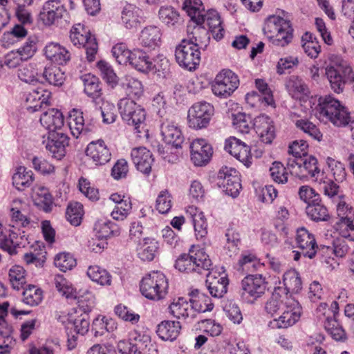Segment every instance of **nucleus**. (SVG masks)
Returning <instances> with one entry per match:
<instances>
[{"label":"nucleus","instance_id":"nucleus-23","mask_svg":"<svg viewBox=\"0 0 354 354\" xmlns=\"http://www.w3.org/2000/svg\"><path fill=\"white\" fill-rule=\"evenodd\" d=\"M162 32L160 27L149 25L143 28L138 37L139 44L149 50H155L162 44Z\"/></svg>","mask_w":354,"mask_h":354},{"label":"nucleus","instance_id":"nucleus-33","mask_svg":"<svg viewBox=\"0 0 354 354\" xmlns=\"http://www.w3.org/2000/svg\"><path fill=\"white\" fill-rule=\"evenodd\" d=\"M186 213L192 219L196 239H203L207 234V223L204 213L194 205L188 206Z\"/></svg>","mask_w":354,"mask_h":354},{"label":"nucleus","instance_id":"nucleus-36","mask_svg":"<svg viewBox=\"0 0 354 354\" xmlns=\"http://www.w3.org/2000/svg\"><path fill=\"white\" fill-rule=\"evenodd\" d=\"M41 124L49 133L58 132L64 124V119L62 113L56 109H50L44 112L40 117Z\"/></svg>","mask_w":354,"mask_h":354},{"label":"nucleus","instance_id":"nucleus-51","mask_svg":"<svg viewBox=\"0 0 354 354\" xmlns=\"http://www.w3.org/2000/svg\"><path fill=\"white\" fill-rule=\"evenodd\" d=\"M129 98L139 99L143 94L144 88L141 82L131 76H126L124 81L122 82Z\"/></svg>","mask_w":354,"mask_h":354},{"label":"nucleus","instance_id":"nucleus-39","mask_svg":"<svg viewBox=\"0 0 354 354\" xmlns=\"http://www.w3.org/2000/svg\"><path fill=\"white\" fill-rule=\"evenodd\" d=\"M68 125L74 138H79L82 133L91 131L85 124L83 113L80 110L73 109L69 112Z\"/></svg>","mask_w":354,"mask_h":354},{"label":"nucleus","instance_id":"nucleus-30","mask_svg":"<svg viewBox=\"0 0 354 354\" xmlns=\"http://www.w3.org/2000/svg\"><path fill=\"white\" fill-rule=\"evenodd\" d=\"M31 198L33 204L40 210L49 213L53 210V198L48 188L36 185L32 189Z\"/></svg>","mask_w":354,"mask_h":354},{"label":"nucleus","instance_id":"nucleus-42","mask_svg":"<svg viewBox=\"0 0 354 354\" xmlns=\"http://www.w3.org/2000/svg\"><path fill=\"white\" fill-rule=\"evenodd\" d=\"M94 230L96 236L106 239L111 236H118L120 234L119 226L110 220L100 219L95 223Z\"/></svg>","mask_w":354,"mask_h":354},{"label":"nucleus","instance_id":"nucleus-43","mask_svg":"<svg viewBox=\"0 0 354 354\" xmlns=\"http://www.w3.org/2000/svg\"><path fill=\"white\" fill-rule=\"evenodd\" d=\"M34 181L33 172L24 166L17 167L12 175V185L18 190L30 187Z\"/></svg>","mask_w":354,"mask_h":354},{"label":"nucleus","instance_id":"nucleus-2","mask_svg":"<svg viewBox=\"0 0 354 354\" xmlns=\"http://www.w3.org/2000/svg\"><path fill=\"white\" fill-rule=\"evenodd\" d=\"M84 300L87 301L86 308L83 310L81 308H72L71 310L62 311L59 313L57 320L63 324L68 334L69 344L72 348L75 346L77 339V335H82L87 333L90 326L89 316L87 313L95 306V298L94 295L87 292Z\"/></svg>","mask_w":354,"mask_h":354},{"label":"nucleus","instance_id":"nucleus-52","mask_svg":"<svg viewBox=\"0 0 354 354\" xmlns=\"http://www.w3.org/2000/svg\"><path fill=\"white\" fill-rule=\"evenodd\" d=\"M84 85V93L90 97L97 98L101 95L100 82L99 78L91 73L82 77Z\"/></svg>","mask_w":354,"mask_h":354},{"label":"nucleus","instance_id":"nucleus-40","mask_svg":"<svg viewBox=\"0 0 354 354\" xmlns=\"http://www.w3.org/2000/svg\"><path fill=\"white\" fill-rule=\"evenodd\" d=\"M205 22L213 37L217 41L221 40L225 33L222 21L218 12L215 10H209L204 14Z\"/></svg>","mask_w":354,"mask_h":354},{"label":"nucleus","instance_id":"nucleus-7","mask_svg":"<svg viewBox=\"0 0 354 354\" xmlns=\"http://www.w3.org/2000/svg\"><path fill=\"white\" fill-rule=\"evenodd\" d=\"M212 265V260L204 248L192 245L187 254H183L176 259L175 268L181 272L201 274L209 270Z\"/></svg>","mask_w":354,"mask_h":354},{"label":"nucleus","instance_id":"nucleus-47","mask_svg":"<svg viewBox=\"0 0 354 354\" xmlns=\"http://www.w3.org/2000/svg\"><path fill=\"white\" fill-rule=\"evenodd\" d=\"M129 64L136 70L143 73L151 72L154 68L152 64V59L145 52L140 49L133 50V55H131Z\"/></svg>","mask_w":354,"mask_h":354},{"label":"nucleus","instance_id":"nucleus-4","mask_svg":"<svg viewBox=\"0 0 354 354\" xmlns=\"http://www.w3.org/2000/svg\"><path fill=\"white\" fill-rule=\"evenodd\" d=\"M325 75L329 82L331 90L342 93L347 82H354V71L348 61L342 56L330 55L328 63L325 67Z\"/></svg>","mask_w":354,"mask_h":354},{"label":"nucleus","instance_id":"nucleus-31","mask_svg":"<svg viewBox=\"0 0 354 354\" xmlns=\"http://www.w3.org/2000/svg\"><path fill=\"white\" fill-rule=\"evenodd\" d=\"M44 55L46 59L52 63L64 65L71 59L70 52L57 42H49L44 48Z\"/></svg>","mask_w":354,"mask_h":354},{"label":"nucleus","instance_id":"nucleus-28","mask_svg":"<svg viewBox=\"0 0 354 354\" xmlns=\"http://www.w3.org/2000/svg\"><path fill=\"white\" fill-rule=\"evenodd\" d=\"M68 145V136L60 132L48 133L46 149L53 157L60 160L66 154V146Z\"/></svg>","mask_w":354,"mask_h":354},{"label":"nucleus","instance_id":"nucleus-41","mask_svg":"<svg viewBox=\"0 0 354 354\" xmlns=\"http://www.w3.org/2000/svg\"><path fill=\"white\" fill-rule=\"evenodd\" d=\"M169 308L171 314L178 319L195 317L190 301L184 297L174 299Z\"/></svg>","mask_w":354,"mask_h":354},{"label":"nucleus","instance_id":"nucleus-32","mask_svg":"<svg viewBox=\"0 0 354 354\" xmlns=\"http://www.w3.org/2000/svg\"><path fill=\"white\" fill-rule=\"evenodd\" d=\"M159 242L150 237L144 238L136 248L138 257L142 261H151L159 254Z\"/></svg>","mask_w":354,"mask_h":354},{"label":"nucleus","instance_id":"nucleus-35","mask_svg":"<svg viewBox=\"0 0 354 354\" xmlns=\"http://www.w3.org/2000/svg\"><path fill=\"white\" fill-rule=\"evenodd\" d=\"M142 11L133 4H127L122 11L121 20L129 30L136 29L143 21Z\"/></svg>","mask_w":354,"mask_h":354},{"label":"nucleus","instance_id":"nucleus-48","mask_svg":"<svg viewBox=\"0 0 354 354\" xmlns=\"http://www.w3.org/2000/svg\"><path fill=\"white\" fill-rule=\"evenodd\" d=\"M118 327L116 321L111 317L98 315L92 323V330L95 337L102 336L107 333H113Z\"/></svg>","mask_w":354,"mask_h":354},{"label":"nucleus","instance_id":"nucleus-16","mask_svg":"<svg viewBox=\"0 0 354 354\" xmlns=\"http://www.w3.org/2000/svg\"><path fill=\"white\" fill-rule=\"evenodd\" d=\"M67 16V10L61 0L46 1L39 15L40 21L47 26L59 25Z\"/></svg>","mask_w":354,"mask_h":354},{"label":"nucleus","instance_id":"nucleus-55","mask_svg":"<svg viewBox=\"0 0 354 354\" xmlns=\"http://www.w3.org/2000/svg\"><path fill=\"white\" fill-rule=\"evenodd\" d=\"M306 213L314 221H328L330 218L328 209L321 203L320 199L308 205Z\"/></svg>","mask_w":354,"mask_h":354},{"label":"nucleus","instance_id":"nucleus-14","mask_svg":"<svg viewBox=\"0 0 354 354\" xmlns=\"http://www.w3.org/2000/svg\"><path fill=\"white\" fill-rule=\"evenodd\" d=\"M267 282L261 274H249L241 281V297L249 304L254 302L266 292Z\"/></svg>","mask_w":354,"mask_h":354},{"label":"nucleus","instance_id":"nucleus-12","mask_svg":"<svg viewBox=\"0 0 354 354\" xmlns=\"http://www.w3.org/2000/svg\"><path fill=\"white\" fill-rule=\"evenodd\" d=\"M288 169L296 178L301 180L310 178L314 181L317 180V176L322 173L317 166V160L312 156L289 159Z\"/></svg>","mask_w":354,"mask_h":354},{"label":"nucleus","instance_id":"nucleus-8","mask_svg":"<svg viewBox=\"0 0 354 354\" xmlns=\"http://www.w3.org/2000/svg\"><path fill=\"white\" fill-rule=\"evenodd\" d=\"M155 347L149 335L137 330L130 333L129 341L122 339L117 343L120 354H157Z\"/></svg>","mask_w":354,"mask_h":354},{"label":"nucleus","instance_id":"nucleus-56","mask_svg":"<svg viewBox=\"0 0 354 354\" xmlns=\"http://www.w3.org/2000/svg\"><path fill=\"white\" fill-rule=\"evenodd\" d=\"M335 229L340 236L354 242V217L338 220Z\"/></svg>","mask_w":354,"mask_h":354},{"label":"nucleus","instance_id":"nucleus-44","mask_svg":"<svg viewBox=\"0 0 354 354\" xmlns=\"http://www.w3.org/2000/svg\"><path fill=\"white\" fill-rule=\"evenodd\" d=\"M190 304L194 310V313L211 311L214 308L211 299L205 294L198 290H193L190 294Z\"/></svg>","mask_w":354,"mask_h":354},{"label":"nucleus","instance_id":"nucleus-6","mask_svg":"<svg viewBox=\"0 0 354 354\" xmlns=\"http://www.w3.org/2000/svg\"><path fill=\"white\" fill-rule=\"evenodd\" d=\"M194 30L190 40L183 39L175 50V57L178 65L189 71L196 70L201 62V51L197 44L198 39L196 35L201 31L206 32L201 27H194Z\"/></svg>","mask_w":354,"mask_h":354},{"label":"nucleus","instance_id":"nucleus-45","mask_svg":"<svg viewBox=\"0 0 354 354\" xmlns=\"http://www.w3.org/2000/svg\"><path fill=\"white\" fill-rule=\"evenodd\" d=\"M183 9L190 17L192 21L196 24V27L203 24L205 9L201 0H185Z\"/></svg>","mask_w":354,"mask_h":354},{"label":"nucleus","instance_id":"nucleus-57","mask_svg":"<svg viewBox=\"0 0 354 354\" xmlns=\"http://www.w3.org/2000/svg\"><path fill=\"white\" fill-rule=\"evenodd\" d=\"M41 76L42 80H45L54 86H61L65 80L64 73L59 68L53 66L45 68Z\"/></svg>","mask_w":354,"mask_h":354},{"label":"nucleus","instance_id":"nucleus-61","mask_svg":"<svg viewBox=\"0 0 354 354\" xmlns=\"http://www.w3.org/2000/svg\"><path fill=\"white\" fill-rule=\"evenodd\" d=\"M302 48L304 52L311 58H316L321 51L318 41L312 34L306 32L302 37Z\"/></svg>","mask_w":354,"mask_h":354},{"label":"nucleus","instance_id":"nucleus-53","mask_svg":"<svg viewBox=\"0 0 354 354\" xmlns=\"http://www.w3.org/2000/svg\"><path fill=\"white\" fill-rule=\"evenodd\" d=\"M263 265L254 254L248 251L243 252L239 260L240 268L247 272L257 270Z\"/></svg>","mask_w":354,"mask_h":354},{"label":"nucleus","instance_id":"nucleus-37","mask_svg":"<svg viewBox=\"0 0 354 354\" xmlns=\"http://www.w3.org/2000/svg\"><path fill=\"white\" fill-rule=\"evenodd\" d=\"M161 134L165 142L176 148L180 147L184 141L180 128L173 122H165L162 124Z\"/></svg>","mask_w":354,"mask_h":354},{"label":"nucleus","instance_id":"nucleus-63","mask_svg":"<svg viewBox=\"0 0 354 354\" xmlns=\"http://www.w3.org/2000/svg\"><path fill=\"white\" fill-rule=\"evenodd\" d=\"M43 299V292L39 287L28 285L23 292V301L30 306L38 305Z\"/></svg>","mask_w":354,"mask_h":354},{"label":"nucleus","instance_id":"nucleus-46","mask_svg":"<svg viewBox=\"0 0 354 354\" xmlns=\"http://www.w3.org/2000/svg\"><path fill=\"white\" fill-rule=\"evenodd\" d=\"M180 329L179 322L163 321L158 325L156 333L162 339L173 341L178 336Z\"/></svg>","mask_w":354,"mask_h":354},{"label":"nucleus","instance_id":"nucleus-17","mask_svg":"<svg viewBox=\"0 0 354 354\" xmlns=\"http://www.w3.org/2000/svg\"><path fill=\"white\" fill-rule=\"evenodd\" d=\"M218 185L227 195L236 197L241 189L239 171L233 167H222L218 173Z\"/></svg>","mask_w":354,"mask_h":354},{"label":"nucleus","instance_id":"nucleus-18","mask_svg":"<svg viewBox=\"0 0 354 354\" xmlns=\"http://www.w3.org/2000/svg\"><path fill=\"white\" fill-rule=\"evenodd\" d=\"M229 281L223 267L212 269L207 275L206 284L214 297H222L226 292Z\"/></svg>","mask_w":354,"mask_h":354},{"label":"nucleus","instance_id":"nucleus-3","mask_svg":"<svg viewBox=\"0 0 354 354\" xmlns=\"http://www.w3.org/2000/svg\"><path fill=\"white\" fill-rule=\"evenodd\" d=\"M317 102L313 110L319 120L330 122L337 127H344L351 122V117L348 108L333 95L321 96Z\"/></svg>","mask_w":354,"mask_h":354},{"label":"nucleus","instance_id":"nucleus-22","mask_svg":"<svg viewBox=\"0 0 354 354\" xmlns=\"http://www.w3.org/2000/svg\"><path fill=\"white\" fill-rule=\"evenodd\" d=\"M287 88L293 98L306 104L304 105L306 109H313V105H315L316 98L309 96L308 88L302 80L292 77L287 83Z\"/></svg>","mask_w":354,"mask_h":354},{"label":"nucleus","instance_id":"nucleus-15","mask_svg":"<svg viewBox=\"0 0 354 354\" xmlns=\"http://www.w3.org/2000/svg\"><path fill=\"white\" fill-rule=\"evenodd\" d=\"M239 86L238 75L230 69H223L216 75L212 85V90L215 95L227 98Z\"/></svg>","mask_w":354,"mask_h":354},{"label":"nucleus","instance_id":"nucleus-10","mask_svg":"<svg viewBox=\"0 0 354 354\" xmlns=\"http://www.w3.org/2000/svg\"><path fill=\"white\" fill-rule=\"evenodd\" d=\"M122 119L128 125L134 127L136 133H141L145 127L146 111L140 105L130 98L124 97L118 103Z\"/></svg>","mask_w":354,"mask_h":354},{"label":"nucleus","instance_id":"nucleus-24","mask_svg":"<svg viewBox=\"0 0 354 354\" xmlns=\"http://www.w3.org/2000/svg\"><path fill=\"white\" fill-rule=\"evenodd\" d=\"M253 128L264 143L270 144L275 138L274 122L266 115H261L254 118Z\"/></svg>","mask_w":354,"mask_h":354},{"label":"nucleus","instance_id":"nucleus-21","mask_svg":"<svg viewBox=\"0 0 354 354\" xmlns=\"http://www.w3.org/2000/svg\"><path fill=\"white\" fill-rule=\"evenodd\" d=\"M85 153L96 166L104 165L111 158V151L102 139L89 142L85 149Z\"/></svg>","mask_w":354,"mask_h":354},{"label":"nucleus","instance_id":"nucleus-11","mask_svg":"<svg viewBox=\"0 0 354 354\" xmlns=\"http://www.w3.org/2000/svg\"><path fill=\"white\" fill-rule=\"evenodd\" d=\"M70 39L74 46L85 48L86 59L88 62L95 60L98 50V44L95 35L91 33L87 27L81 24L74 25L71 30Z\"/></svg>","mask_w":354,"mask_h":354},{"label":"nucleus","instance_id":"nucleus-50","mask_svg":"<svg viewBox=\"0 0 354 354\" xmlns=\"http://www.w3.org/2000/svg\"><path fill=\"white\" fill-rule=\"evenodd\" d=\"M88 278L100 286H110L111 284V275L104 268L97 266H90L86 272Z\"/></svg>","mask_w":354,"mask_h":354},{"label":"nucleus","instance_id":"nucleus-64","mask_svg":"<svg viewBox=\"0 0 354 354\" xmlns=\"http://www.w3.org/2000/svg\"><path fill=\"white\" fill-rule=\"evenodd\" d=\"M295 126L297 129L316 140L320 141L322 139V133L319 128L307 119L296 120Z\"/></svg>","mask_w":354,"mask_h":354},{"label":"nucleus","instance_id":"nucleus-27","mask_svg":"<svg viewBox=\"0 0 354 354\" xmlns=\"http://www.w3.org/2000/svg\"><path fill=\"white\" fill-rule=\"evenodd\" d=\"M51 97V93L43 87L39 86L26 95L25 104L30 112L39 110L44 104L47 105Z\"/></svg>","mask_w":354,"mask_h":354},{"label":"nucleus","instance_id":"nucleus-13","mask_svg":"<svg viewBox=\"0 0 354 354\" xmlns=\"http://www.w3.org/2000/svg\"><path fill=\"white\" fill-rule=\"evenodd\" d=\"M214 115V107L212 104L207 102L194 103L188 111V126L194 129L206 128Z\"/></svg>","mask_w":354,"mask_h":354},{"label":"nucleus","instance_id":"nucleus-58","mask_svg":"<svg viewBox=\"0 0 354 354\" xmlns=\"http://www.w3.org/2000/svg\"><path fill=\"white\" fill-rule=\"evenodd\" d=\"M315 182L320 186V189L324 192L326 196L332 198L338 194L339 186L328 178L324 171L317 176Z\"/></svg>","mask_w":354,"mask_h":354},{"label":"nucleus","instance_id":"nucleus-19","mask_svg":"<svg viewBox=\"0 0 354 354\" xmlns=\"http://www.w3.org/2000/svg\"><path fill=\"white\" fill-rule=\"evenodd\" d=\"M213 154L211 145L203 138L194 139L190 144L191 161L195 166L206 165Z\"/></svg>","mask_w":354,"mask_h":354},{"label":"nucleus","instance_id":"nucleus-49","mask_svg":"<svg viewBox=\"0 0 354 354\" xmlns=\"http://www.w3.org/2000/svg\"><path fill=\"white\" fill-rule=\"evenodd\" d=\"M283 287H280L288 294L298 293L302 288V281L299 272L295 269L287 270L283 275Z\"/></svg>","mask_w":354,"mask_h":354},{"label":"nucleus","instance_id":"nucleus-1","mask_svg":"<svg viewBox=\"0 0 354 354\" xmlns=\"http://www.w3.org/2000/svg\"><path fill=\"white\" fill-rule=\"evenodd\" d=\"M267 313L274 317L270 322L272 328H287L300 319L301 306L292 294H288L281 287H275L265 306Z\"/></svg>","mask_w":354,"mask_h":354},{"label":"nucleus","instance_id":"nucleus-26","mask_svg":"<svg viewBox=\"0 0 354 354\" xmlns=\"http://www.w3.org/2000/svg\"><path fill=\"white\" fill-rule=\"evenodd\" d=\"M109 200L115 204L111 212V218L117 221L125 220L130 214L132 209V204L129 198L118 193H113L110 195Z\"/></svg>","mask_w":354,"mask_h":354},{"label":"nucleus","instance_id":"nucleus-5","mask_svg":"<svg viewBox=\"0 0 354 354\" xmlns=\"http://www.w3.org/2000/svg\"><path fill=\"white\" fill-rule=\"evenodd\" d=\"M263 32L274 46L285 47L292 42L294 29L291 21L279 15L269 16L265 21Z\"/></svg>","mask_w":354,"mask_h":354},{"label":"nucleus","instance_id":"nucleus-25","mask_svg":"<svg viewBox=\"0 0 354 354\" xmlns=\"http://www.w3.org/2000/svg\"><path fill=\"white\" fill-rule=\"evenodd\" d=\"M131 158L138 171L145 174H149L154 161L149 149L145 147H134L131 151Z\"/></svg>","mask_w":354,"mask_h":354},{"label":"nucleus","instance_id":"nucleus-20","mask_svg":"<svg viewBox=\"0 0 354 354\" xmlns=\"http://www.w3.org/2000/svg\"><path fill=\"white\" fill-rule=\"evenodd\" d=\"M224 149L247 167L251 165L253 158L250 147L241 140L230 137L225 140Z\"/></svg>","mask_w":354,"mask_h":354},{"label":"nucleus","instance_id":"nucleus-38","mask_svg":"<svg viewBox=\"0 0 354 354\" xmlns=\"http://www.w3.org/2000/svg\"><path fill=\"white\" fill-rule=\"evenodd\" d=\"M41 66L39 63L30 62L18 70L19 78L28 84L42 83Z\"/></svg>","mask_w":354,"mask_h":354},{"label":"nucleus","instance_id":"nucleus-54","mask_svg":"<svg viewBox=\"0 0 354 354\" xmlns=\"http://www.w3.org/2000/svg\"><path fill=\"white\" fill-rule=\"evenodd\" d=\"M8 276L12 287L17 290L23 288L26 283V270L21 266H12L9 270Z\"/></svg>","mask_w":354,"mask_h":354},{"label":"nucleus","instance_id":"nucleus-62","mask_svg":"<svg viewBox=\"0 0 354 354\" xmlns=\"http://www.w3.org/2000/svg\"><path fill=\"white\" fill-rule=\"evenodd\" d=\"M84 215L83 205L78 202H71L66 209V218L74 226H78Z\"/></svg>","mask_w":354,"mask_h":354},{"label":"nucleus","instance_id":"nucleus-9","mask_svg":"<svg viewBox=\"0 0 354 354\" xmlns=\"http://www.w3.org/2000/svg\"><path fill=\"white\" fill-rule=\"evenodd\" d=\"M168 281L165 275L159 271L146 274L140 283L142 295L149 299L155 301L165 297L168 292Z\"/></svg>","mask_w":354,"mask_h":354},{"label":"nucleus","instance_id":"nucleus-34","mask_svg":"<svg viewBox=\"0 0 354 354\" xmlns=\"http://www.w3.org/2000/svg\"><path fill=\"white\" fill-rule=\"evenodd\" d=\"M25 235L18 237L17 233L10 228L8 229L0 223V248L5 251L11 252L13 247L16 245L25 246V241L24 238Z\"/></svg>","mask_w":354,"mask_h":354},{"label":"nucleus","instance_id":"nucleus-59","mask_svg":"<svg viewBox=\"0 0 354 354\" xmlns=\"http://www.w3.org/2000/svg\"><path fill=\"white\" fill-rule=\"evenodd\" d=\"M24 26L23 24H16L10 31L5 32L2 37L4 44L9 46L26 37L28 31Z\"/></svg>","mask_w":354,"mask_h":354},{"label":"nucleus","instance_id":"nucleus-29","mask_svg":"<svg viewBox=\"0 0 354 354\" xmlns=\"http://www.w3.org/2000/svg\"><path fill=\"white\" fill-rule=\"evenodd\" d=\"M296 243L305 256L310 259L315 256L318 245L314 234L310 233L306 228L301 227L297 230Z\"/></svg>","mask_w":354,"mask_h":354},{"label":"nucleus","instance_id":"nucleus-60","mask_svg":"<svg viewBox=\"0 0 354 354\" xmlns=\"http://www.w3.org/2000/svg\"><path fill=\"white\" fill-rule=\"evenodd\" d=\"M97 68L102 79L107 84L114 87L118 83V77L109 63L104 60H100L97 63Z\"/></svg>","mask_w":354,"mask_h":354}]
</instances>
